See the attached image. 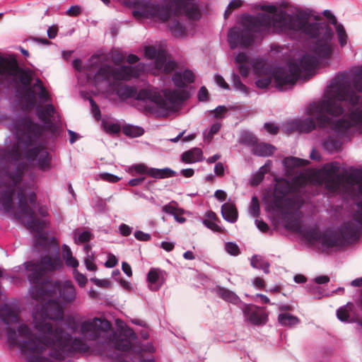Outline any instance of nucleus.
<instances>
[{"mask_svg":"<svg viewBox=\"0 0 362 362\" xmlns=\"http://www.w3.org/2000/svg\"><path fill=\"white\" fill-rule=\"evenodd\" d=\"M255 224L257 229L261 232L265 231L268 228L267 223L262 218H256L255 220Z\"/></svg>","mask_w":362,"mask_h":362,"instance_id":"57","label":"nucleus"},{"mask_svg":"<svg viewBox=\"0 0 362 362\" xmlns=\"http://www.w3.org/2000/svg\"><path fill=\"white\" fill-rule=\"evenodd\" d=\"M303 161L304 159L296 156H288L284 158L281 163L285 170H292L296 167L301 166Z\"/></svg>","mask_w":362,"mask_h":362,"instance_id":"29","label":"nucleus"},{"mask_svg":"<svg viewBox=\"0 0 362 362\" xmlns=\"http://www.w3.org/2000/svg\"><path fill=\"white\" fill-rule=\"evenodd\" d=\"M215 81L218 86L223 89H229L228 84L225 81L224 78L220 75H216Z\"/></svg>","mask_w":362,"mask_h":362,"instance_id":"62","label":"nucleus"},{"mask_svg":"<svg viewBox=\"0 0 362 362\" xmlns=\"http://www.w3.org/2000/svg\"><path fill=\"white\" fill-rule=\"evenodd\" d=\"M165 272L157 269L151 268L147 274V281L148 287L152 291H158L165 281Z\"/></svg>","mask_w":362,"mask_h":362,"instance_id":"17","label":"nucleus"},{"mask_svg":"<svg viewBox=\"0 0 362 362\" xmlns=\"http://www.w3.org/2000/svg\"><path fill=\"white\" fill-rule=\"evenodd\" d=\"M331 90L324 99L311 103L303 119L286 122V134H308L317 126L331 127L339 134L362 133V109L355 107L362 94V66L357 67L351 81L344 74L338 75L330 85Z\"/></svg>","mask_w":362,"mask_h":362,"instance_id":"2","label":"nucleus"},{"mask_svg":"<svg viewBox=\"0 0 362 362\" xmlns=\"http://www.w3.org/2000/svg\"><path fill=\"white\" fill-rule=\"evenodd\" d=\"M202 153V150L200 148H192L182 153L181 161L186 164L196 163L201 160Z\"/></svg>","mask_w":362,"mask_h":362,"instance_id":"22","label":"nucleus"},{"mask_svg":"<svg viewBox=\"0 0 362 362\" xmlns=\"http://www.w3.org/2000/svg\"><path fill=\"white\" fill-rule=\"evenodd\" d=\"M116 94L122 100L136 98L139 100L153 102L158 107L166 111L176 110L182 101L188 96L187 93L185 91L167 90L164 92V98H163L157 88H147L137 93L134 87L125 85L119 86L116 89Z\"/></svg>","mask_w":362,"mask_h":362,"instance_id":"7","label":"nucleus"},{"mask_svg":"<svg viewBox=\"0 0 362 362\" xmlns=\"http://www.w3.org/2000/svg\"><path fill=\"white\" fill-rule=\"evenodd\" d=\"M227 112V109L224 106H218L214 110L210 112V115H213L217 119H221L225 117Z\"/></svg>","mask_w":362,"mask_h":362,"instance_id":"44","label":"nucleus"},{"mask_svg":"<svg viewBox=\"0 0 362 362\" xmlns=\"http://www.w3.org/2000/svg\"><path fill=\"white\" fill-rule=\"evenodd\" d=\"M90 281L97 286L101 288H109L110 287V281L107 279H99L97 278H92Z\"/></svg>","mask_w":362,"mask_h":362,"instance_id":"49","label":"nucleus"},{"mask_svg":"<svg viewBox=\"0 0 362 362\" xmlns=\"http://www.w3.org/2000/svg\"><path fill=\"white\" fill-rule=\"evenodd\" d=\"M143 71V66L139 64L136 66H124L119 69H112L110 66L100 68L95 76V80L100 78L103 80L129 81L138 78Z\"/></svg>","mask_w":362,"mask_h":362,"instance_id":"9","label":"nucleus"},{"mask_svg":"<svg viewBox=\"0 0 362 362\" xmlns=\"http://www.w3.org/2000/svg\"><path fill=\"white\" fill-rule=\"evenodd\" d=\"M309 158L313 160H320L322 158V156L315 147L313 146L310 151Z\"/></svg>","mask_w":362,"mask_h":362,"instance_id":"61","label":"nucleus"},{"mask_svg":"<svg viewBox=\"0 0 362 362\" xmlns=\"http://www.w3.org/2000/svg\"><path fill=\"white\" fill-rule=\"evenodd\" d=\"M213 290L218 298L238 306L242 311L245 322L247 325L262 327L268 322L269 312L264 307L245 303L233 291L219 284H217Z\"/></svg>","mask_w":362,"mask_h":362,"instance_id":"8","label":"nucleus"},{"mask_svg":"<svg viewBox=\"0 0 362 362\" xmlns=\"http://www.w3.org/2000/svg\"><path fill=\"white\" fill-rule=\"evenodd\" d=\"M100 177L102 180L112 183H116L120 180L119 177L107 173L100 174Z\"/></svg>","mask_w":362,"mask_h":362,"instance_id":"50","label":"nucleus"},{"mask_svg":"<svg viewBox=\"0 0 362 362\" xmlns=\"http://www.w3.org/2000/svg\"><path fill=\"white\" fill-rule=\"evenodd\" d=\"M118 263V259L112 253H109L107 255V259L105 263V266L107 268H112L115 267Z\"/></svg>","mask_w":362,"mask_h":362,"instance_id":"52","label":"nucleus"},{"mask_svg":"<svg viewBox=\"0 0 362 362\" xmlns=\"http://www.w3.org/2000/svg\"><path fill=\"white\" fill-rule=\"evenodd\" d=\"M293 281L296 284H303L307 282V277L303 274H296L293 277Z\"/></svg>","mask_w":362,"mask_h":362,"instance_id":"63","label":"nucleus"},{"mask_svg":"<svg viewBox=\"0 0 362 362\" xmlns=\"http://www.w3.org/2000/svg\"><path fill=\"white\" fill-rule=\"evenodd\" d=\"M175 205H176L175 202H170V203L163 206L162 211L166 214H170L174 215L178 211V209Z\"/></svg>","mask_w":362,"mask_h":362,"instance_id":"47","label":"nucleus"},{"mask_svg":"<svg viewBox=\"0 0 362 362\" xmlns=\"http://www.w3.org/2000/svg\"><path fill=\"white\" fill-rule=\"evenodd\" d=\"M34 86L37 87L40 90V92L38 93V97L40 99L45 102L51 100L49 93L47 90L40 79H37Z\"/></svg>","mask_w":362,"mask_h":362,"instance_id":"35","label":"nucleus"},{"mask_svg":"<svg viewBox=\"0 0 362 362\" xmlns=\"http://www.w3.org/2000/svg\"><path fill=\"white\" fill-rule=\"evenodd\" d=\"M329 281H330V279L327 275L320 274V275H317L315 278H313L311 282L314 283L315 284H316L317 286H321V285H327L328 283L329 282Z\"/></svg>","mask_w":362,"mask_h":362,"instance_id":"43","label":"nucleus"},{"mask_svg":"<svg viewBox=\"0 0 362 362\" xmlns=\"http://www.w3.org/2000/svg\"><path fill=\"white\" fill-rule=\"evenodd\" d=\"M320 243L317 250L323 255H331L333 252V246L338 243L339 238L331 228H325L320 237Z\"/></svg>","mask_w":362,"mask_h":362,"instance_id":"13","label":"nucleus"},{"mask_svg":"<svg viewBox=\"0 0 362 362\" xmlns=\"http://www.w3.org/2000/svg\"><path fill=\"white\" fill-rule=\"evenodd\" d=\"M278 322L282 327H293L300 323V318L292 313H279Z\"/></svg>","mask_w":362,"mask_h":362,"instance_id":"26","label":"nucleus"},{"mask_svg":"<svg viewBox=\"0 0 362 362\" xmlns=\"http://www.w3.org/2000/svg\"><path fill=\"white\" fill-rule=\"evenodd\" d=\"M205 228L211 230L214 233H220L226 231L221 225V219L212 211H205Z\"/></svg>","mask_w":362,"mask_h":362,"instance_id":"18","label":"nucleus"},{"mask_svg":"<svg viewBox=\"0 0 362 362\" xmlns=\"http://www.w3.org/2000/svg\"><path fill=\"white\" fill-rule=\"evenodd\" d=\"M145 56L148 59H155L153 74H168L177 66L176 63L171 60L165 49L162 47L149 46L145 48Z\"/></svg>","mask_w":362,"mask_h":362,"instance_id":"10","label":"nucleus"},{"mask_svg":"<svg viewBox=\"0 0 362 362\" xmlns=\"http://www.w3.org/2000/svg\"><path fill=\"white\" fill-rule=\"evenodd\" d=\"M241 5H242V1L240 0H233L229 4L226 11H225V14H224L225 18H227L228 16L230 15L234 9L241 6Z\"/></svg>","mask_w":362,"mask_h":362,"instance_id":"46","label":"nucleus"},{"mask_svg":"<svg viewBox=\"0 0 362 362\" xmlns=\"http://www.w3.org/2000/svg\"><path fill=\"white\" fill-rule=\"evenodd\" d=\"M175 175L176 173L168 168L163 169L151 168L149 171V176L156 179H164L172 177Z\"/></svg>","mask_w":362,"mask_h":362,"instance_id":"27","label":"nucleus"},{"mask_svg":"<svg viewBox=\"0 0 362 362\" xmlns=\"http://www.w3.org/2000/svg\"><path fill=\"white\" fill-rule=\"evenodd\" d=\"M288 192H289V188L287 185L279 184V185H276L275 187V193L277 195L282 197V196L287 194L288 193Z\"/></svg>","mask_w":362,"mask_h":362,"instance_id":"48","label":"nucleus"},{"mask_svg":"<svg viewBox=\"0 0 362 362\" xmlns=\"http://www.w3.org/2000/svg\"><path fill=\"white\" fill-rule=\"evenodd\" d=\"M194 0H163L165 6L151 3H136L133 15L136 18H151L158 22H168L172 34L176 37L186 35L185 28L177 21L180 14H185L190 19L201 17L200 11Z\"/></svg>","mask_w":362,"mask_h":362,"instance_id":"5","label":"nucleus"},{"mask_svg":"<svg viewBox=\"0 0 362 362\" xmlns=\"http://www.w3.org/2000/svg\"><path fill=\"white\" fill-rule=\"evenodd\" d=\"M276 148L269 143H264L257 145L252 148V154L259 157L272 156L276 151Z\"/></svg>","mask_w":362,"mask_h":362,"instance_id":"23","label":"nucleus"},{"mask_svg":"<svg viewBox=\"0 0 362 362\" xmlns=\"http://www.w3.org/2000/svg\"><path fill=\"white\" fill-rule=\"evenodd\" d=\"M196 81V75L194 73L188 69H185L183 70H179L174 73V74L172 76V81L173 84L179 88L180 90H176L177 91L181 92L185 91L187 92L188 94L187 98L186 99L183 100L182 103L180 104L179 107L175 110L174 112H177L180 110L181 107L182 103L189 98L190 93L189 91L187 90V88H191V85L193 84ZM168 89H165L163 90V93L167 90ZM169 90L173 91L172 89H168ZM173 90H175L173 89ZM170 112H173V111H170Z\"/></svg>","mask_w":362,"mask_h":362,"instance_id":"11","label":"nucleus"},{"mask_svg":"<svg viewBox=\"0 0 362 362\" xmlns=\"http://www.w3.org/2000/svg\"><path fill=\"white\" fill-rule=\"evenodd\" d=\"M102 128L106 134H115L122 130L125 136H142L144 134V129L129 124L122 127L120 124L113 119H103Z\"/></svg>","mask_w":362,"mask_h":362,"instance_id":"12","label":"nucleus"},{"mask_svg":"<svg viewBox=\"0 0 362 362\" xmlns=\"http://www.w3.org/2000/svg\"><path fill=\"white\" fill-rule=\"evenodd\" d=\"M336 316L338 320L344 324H351L355 322L354 317L348 312L347 304L337 309Z\"/></svg>","mask_w":362,"mask_h":362,"instance_id":"28","label":"nucleus"},{"mask_svg":"<svg viewBox=\"0 0 362 362\" xmlns=\"http://www.w3.org/2000/svg\"><path fill=\"white\" fill-rule=\"evenodd\" d=\"M345 177L361 180L362 179V167L361 165H348Z\"/></svg>","mask_w":362,"mask_h":362,"instance_id":"32","label":"nucleus"},{"mask_svg":"<svg viewBox=\"0 0 362 362\" xmlns=\"http://www.w3.org/2000/svg\"><path fill=\"white\" fill-rule=\"evenodd\" d=\"M224 250L230 256L236 257L240 253V247L235 241L226 242Z\"/></svg>","mask_w":362,"mask_h":362,"instance_id":"36","label":"nucleus"},{"mask_svg":"<svg viewBox=\"0 0 362 362\" xmlns=\"http://www.w3.org/2000/svg\"><path fill=\"white\" fill-rule=\"evenodd\" d=\"M95 257L93 253L91 252L90 255H86L84 259V264L86 265V269L88 271L95 272L97 269V266L95 263Z\"/></svg>","mask_w":362,"mask_h":362,"instance_id":"39","label":"nucleus"},{"mask_svg":"<svg viewBox=\"0 0 362 362\" xmlns=\"http://www.w3.org/2000/svg\"><path fill=\"white\" fill-rule=\"evenodd\" d=\"M65 264L68 267H71L74 269H77V267L79 265V262L78 259L74 256L69 257V258L64 259Z\"/></svg>","mask_w":362,"mask_h":362,"instance_id":"55","label":"nucleus"},{"mask_svg":"<svg viewBox=\"0 0 362 362\" xmlns=\"http://www.w3.org/2000/svg\"><path fill=\"white\" fill-rule=\"evenodd\" d=\"M233 81L234 87L245 94L249 93L248 88L242 83L239 76L236 74L233 75Z\"/></svg>","mask_w":362,"mask_h":362,"instance_id":"38","label":"nucleus"},{"mask_svg":"<svg viewBox=\"0 0 362 362\" xmlns=\"http://www.w3.org/2000/svg\"><path fill=\"white\" fill-rule=\"evenodd\" d=\"M62 257L64 259L69 258V257H72V252L69 246L64 244L62 246Z\"/></svg>","mask_w":362,"mask_h":362,"instance_id":"64","label":"nucleus"},{"mask_svg":"<svg viewBox=\"0 0 362 362\" xmlns=\"http://www.w3.org/2000/svg\"><path fill=\"white\" fill-rule=\"evenodd\" d=\"M264 128L268 133L272 135H275L279 133V127L274 123H265Z\"/></svg>","mask_w":362,"mask_h":362,"instance_id":"58","label":"nucleus"},{"mask_svg":"<svg viewBox=\"0 0 362 362\" xmlns=\"http://www.w3.org/2000/svg\"><path fill=\"white\" fill-rule=\"evenodd\" d=\"M74 238L76 244L87 243L93 238V234L88 230L76 229L74 231Z\"/></svg>","mask_w":362,"mask_h":362,"instance_id":"30","label":"nucleus"},{"mask_svg":"<svg viewBox=\"0 0 362 362\" xmlns=\"http://www.w3.org/2000/svg\"><path fill=\"white\" fill-rule=\"evenodd\" d=\"M334 26L338 36L339 42L341 47H344L347 42V35L344 28L341 24L339 23H337V25H334Z\"/></svg>","mask_w":362,"mask_h":362,"instance_id":"37","label":"nucleus"},{"mask_svg":"<svg viewBox=\"0 0 362 362\" xmlns=\"http://www.w3.org/2000/svg\"><path fill=\"white\" fill-rule=\"evenodd\" d=\"M361 228V222L357 218H353L344 223V233L349 240L355 237Z\"/></svg>","mask_w":362,"mask_h":362,"instance_id":"21","label":"nucleus"},{"mask_svg":"<svg viewBox=\"0 0 362 362\" xmlns=\"http://www.w3.org/2000/svg\"><path fill=\"white\" fill-rule=\"evenodd\" d=\"M18 65L16 59H10L0 56V83L16 76Z\"/></svg>","mask_w":362,"mask_h":362,"instance_id":"14","label":"nucleus"},{"mask_svg":"<svg viewBox=\"0 0 362 362\" xmlns=\"http://www.w3.org/2000/svg\"><path fill=\"white\" fill-rule=\"evenodd\" d=\"M248 213L254 218H257L261 214V208L258 197L256 194H253L251 197V199L248 205Z\"/></svg>","mask_w":362,"mask_h":362,"instance_id":"31","label":"nucleus"},{"mask_svg":"<svg viewBox=\"0 0 362 362\" xmlns=\"http://www.w3.org/2000/svg\"><path fill=\"white\" fill-rule=\"evenodd\" d=\"M252 298L254 300H257L262 303L274 305V303H271L269 298L264 294L257 293L252 296Z\"/></svg>","mask_w":362,"mask_h":362,"instance_id":"53","label":"nucleus"},{"mask_svg":"<svg viewBox=\"0 0 362 362\" xmlns=\"http://www.w3.org/2000/svg\"><path fill=\"white\" fill-rule=\"evenodd\" d=\"M73 275H74V279L78 283V284L80 287L85 286L88 280H87L86 276L84 274L80 273L78 271V269H74Z\"/></svg>","mask_w":362,"mask_h":362,"instance_id":"42","label":"nucleus"},{"mask_svg":"<svg viewBox=\"0 0 362 362\" xmlns=\"http://www.w3.org/2000/svg\"><path fill=\"white\" fill-rule=\"evenodd\" d=\"M331 57L312 52L305 54L298 60L290 62L286 67H276L272 72L262 59H251L245 52L237 54L235 62L242 76L247 77L251 69L259 76L255 82L258 88H267L274 80L276 87L284 90L293 86L300 78H309L317 68L328 66Z\"/></svg>","mask_w":362,"mask_h":362,"instance_id":"4","label":"nucleus"},{"mask_svg":"<svg viewBox=\"0 0 362 362\" xmlns=\"http://www.w3.org/2000/svg\"><path fill=\"white\" fill-rule=\"evenodd\" d=\"M222 218L230 223H235L238 219V211L234 202L223 203L221 207Z\"/></svg>","mask_w":362,"mask_h":362,"instance_id":"19","label":"nucleus"},{"mask_svg":"<svg viewBox=\"0 0 362 362\" xmlns=\"http://www.w3.org/2000/svg\"><path fill=\"white\" fill-rule=\"evenodd\" d=\"M250 266L255 269L262 270L264 274L270 273V262L257 254H254L250 259Z\"/></svg>","mask_w":362,"mask_h":362,"instance_id":"20","label":"nucleus"},{"mask_svg":"<svg viewBox=\"0 0 362 362\" xmlns=\"http://www.w3.org/2000/svg\"><path fill=\"white\" fill-rule=\"evenodd\" d=\"M81 12V9L78 6H72L66 11V14L70 16H77Z\"/></svg>","mask_w":362,"mask_h":362,"instance_id":"60","label":"nucleus"},{"mask_svg":"<svg viewBox=\"0 0 362 362\" xmlns=\"http://www.w3.org/2000/svg\"><path fill=\"white\" fill-rule=\"evenodd\" d=\"M80 333L90 341L104 338L106 342L112 344L117 350L136 353L140 361L146 362L142 355V351L145 349L132 343V340L136 339V334L132 329L117 333L112 329V324L108 320L94 317L81 324Z\"/></svg>","mask_w":362,"mask_h":362,"instance_id":"6","label":"nucleus"},{"mask_svg":"<svg viewBox=\"0 0 362 362\" xmlns=\"http://www.w3.org/2000/svg\"><path fill=\"white\" fill-rule=\"evenodd\" d=\"M305 289L308 293L313 294V298L317 300L331 296L329 291H326L322 286H317L311 281L305 284Z\"/></svg>","mask_w":362,"mask_h":362,"instance_id":"24","label":"nucleus"},{"mask_svg":"<svg viewBox=\"0 0 362 362\" xmlns=\"http://www.w3.org/2000/svg\"><path fill=\"white\" fill-rule=\"evenodd\" d=\"M253 287L257 290H263L268 292L269 290L266 288V282L262 277L255 276L252 280Z\"/></svg>","mask_w":362,"mask_h":362,"instance_id":"41","label":"nucleus"},{"mask_svg":"<svg viewBox=\"0 0 362 362\" xmlns=\"http://www.w3.org/2000/svg\"><path fill=\"white\" fill-rule=\"evenodd\" d=\"M1 317L2 321L6 324H16L20 320L18 314L11 308L5 306L1 309Z\"/></svg>","mask_w":362,"mask_h":362,"instance_id":"25","label":"nucleus"},{"mask_svg":"<svg viewBox=\"0 0 362 362\" xmlns=\"http://www.w3.org/2000/svg\"><path fill=\"white\" fill-rule=\"evenodd\" d=\"M119 232L122 236H129L132 233V228L125 223H122L119 226Z\"/></svg>","mask_w":362,"mask_h":362,"instance_id":"54","label":"nucleus"},{"mask_svg":"<svg viewBox=\"0 0 362 362\" xmlns=\"http://www.w3.org/2000/svg\"><path fill=\"white\" fill-rule=\"evenodd\" d=\"M16 136H40V127L30 118L25 117L18 120L16 126Z\"/></svg>","mask_w":362,"mask_h":362,"instance_id":"15","label":"nucleus"},{"mask_svg":"<svg viewBox=\"0 0 362 362\" xmlns=\"http://www.w3.org/2000/svg\"><path fill=\"white\" fill-rule=\"evenodd\" d=\"M150 168L144 163H139L131 165L129 168L128 172L134 175V174L138 175H147L149 176Z\"/></svg>","mask_w":362,"mask_h":362,"instance_id":"34","label":"nucleus"},{"mask_svg":"<svg viewBox=\"0 0 362 362\" xmlns=\"http://www.w3.org/2000/svg\"><path fill=\"white\" fill-rule=\"evenodd\" d=\"M261 9L270 14L248 16L244 19L243 28L234 27L230 29L228 41L231 49L247 48L253 44L256 33L273 28L276 33L289 35L292 38L300 35H307L315 40L310 47L312 53L324 57L332 56L333 31L328 25L309 23L310 14L304 11H300L293 16L284 11L276 13L277 8L273 5H263Z\"/></svg>","mask_w":362,"mask_h":362,"instance_id":"3","label":"nucleus"},{"mask_svg":"<svg viewBox=\"0 0 362 362\" xmlns=\"http://www.w3.org/2000/svg\"><path fill=\"white\" fill-rule=\"evenodd\" d=\"M264 166H262L259 168V170L253 173L252 174V176L250 179V182L252 185H259L264 180V174L261 171L262 168H263Z\"/></svg>","mask_w":362,"mask_h":362,"instance_id":"40","label":"nucleus"},{"mask_svg":"<svg viewBox=\"0 0 362 362\" xmlns=\"http://www.w3.org/2000/svg\"><path fill=\"white\" fill-rule=\"evenodd\" d=\"M135 238L139 241H149L151 239L150 234L144 233L141 230H136L134 234Z\"/></svg>","mask_w":362,"mask_h":362,"instance_id":"51","label":"nucleus"},{"mask_svg":"<svg viewBox=\"0 0 362 362\" xmlns=\"http://www.w3.org/2000/svg\"><path fill=\"white\" fill-rule=\"evenodd\" d=\"M54 114V107L52 105H47L38 112L39 119L44 122H47L50 120L51 117Z\"/></svg>","mask_w":362,"mask_h":362,"instance_id":"33","label":"nucleus"},{"mask_svg":"<svg viewBox=\"0 0 362 362\" xmlns=\"http://www.w3.org/2000/svg\"><path fill=\"white\" fill-rule=\"evenodd\" d=\"M313 139L321 138L320 145L322 148L328 153H333L340 147L343 141L351 142L354 137H312Z\"/></svg>","mask_w":362,"mask_h":362,"instance_id":"16","label":"nucleus"},{"mask_svg":"<svg viewBox=\"0 0 362 362\" xmlns=\"http://www.w3.org/2000/svg\"><path fill=\"white\" fill-rule=\"evenodd\" d=\"M214 197L221 203L224 202L226 197L227 193L223 189H216L214 192Z\"/></svg>","mask_w":362,"mask_h":362,"instance_id":"56","label":"nucleus"},{"mask_svg":"<svg viewBox=\"0 0 362 362\" xmlns=\"http://www.w3.org/2000/svg\"><path fill=\"white\" fill-rule=\"evenodd\" d=\"M39 138L16 137V142L11 149L0 148V163H13L15 165L12 170L8 168L1 170L8 187L0 192V211L3 209L5 213L12 214L26 228L36 233L37 241H45L42 232L46 222L37 218L34 211L37 202L35 192L22 184L26 164L21 161L23 157L29 164L36 165L40 170L50 168L51 156L47 148L38 143ZM1 275L0 270V276Z\"/></svg>","mask_w":362,"mask_h":362,"instance_id":"1","label":"nucleus"},{"mask_svg":"<svg viewBox=\"0 0 362 362\" xmlns=\"http://www.w3.org/2000/svg\"><path fill=\"white\" fill-rule=\"evenodd\" d=\"M227 170V166L221 162H217L214 167V172L217 176H223Z\"/></svg>","mask_w":362,"mask_h":362,"instance_id":"45","label":"nucleus"},{"mask_svg":"<svg viewBox=\"0 0 362 362\" xmlns=\"http://www.w3.org/2000/svg\"><path fill=\"white\" fill-rule=\"evenodd\" d=\"M331 167L333 170H342L343 174L345 175V172L348 165L346 164H341L339 161H334L332 163Z\"/></svg>","mask_w":362,"mask_h":362,"instance_id":"59","label":"nucleus"}]
</instances>
